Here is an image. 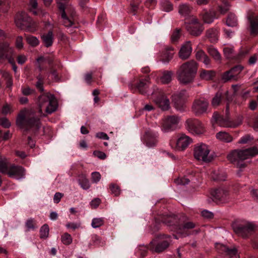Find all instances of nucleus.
Masks as SVG:
<instances>
[{
  "instance_id": "obj_1",
  "label": "nucleus",
  "mask_w": 258,
  "mask_h": 258,
  "mask_svg": "<svg viewBox=\"0 0 258 258\" xmlns=\"http://www.w3.org/2000/svg\"><path fill=\"white\" fill-rule=\"evenodd\" d=\"M16 124L24 131L35 133L40 127L41 123L33 112L23 110L18 115Z\"/></svg>"
},
{
  "instance_id": "obj_2",
  "label": "nucleus",
  "mask_w": 258,
  "mask_h": 258,
  "mask_svg": "<svg viewBox=\"0 0 258 258\" xmlns=\"http://www.w3.org/2000/svg\"><path fill=\"white\" fill-rule=\"evenodd\" d=\"M258 154V148L255 147L243 149L234 150L227 155L228 160L235 165L237 168H244L246 166L245 160L252 158Z\"/></svg>"
},
{
  "instance_id": "obj_3",
  "label": "nucleus",
  "mask_w": 258,
  "mask_h": 258,
  "mask_svg": "<svg viewBox=\"0 0 258 258\" xmlns=\"http://www.w3.org/2000/svg\"><path fill=\"white\" fill-rule=\"evenodd\" d=\"M198 66L194 60H190L183 63L177 71V80L184 85L193 82L197 72Z\"/></svg>"
},
{
  "instance_id": "obj_4",
  "label": "nucleus",
  "mask_w": 258,
  "mask_h": 258,
  "mask_svg": "<svg viewBox=\"0 0 258 258\" xmlns=\"http://www.w3.org/2000/svg\"><path fill=\"white\" fill-rule=\"evenodd\" d=\"M37 105L40 116H45L47 114H51L57 108L54 96L48 92L43 93L38 97Z\"/></svg>"
},
{
  "instance_id": "obj_5",
  "label": "nucleus",
  "mask_w": 258,
  "mask_h": 258,
  "mask_svg": "<svg viewBox=\"0 0 258 258\" xmlns=\"http://www.w3.org/2000/svg\"><path fill=\"white\" fill-rule=\"evenodd\" d=\"M0 172L7 174L9 177L16 179H21L25 176V169L23 167L9 165L8 160L2 156H0Z\"/></svg>"
},
{
  "instance_id": "obj_6",
  "label": "nucleus",
  "mask_w": 258,
  "mask_h": 258,
  "mask_svg": "<svg viewBox=\"0 0 258 258\" xmlns=\"http://www.w3.org/2000/svg\"><path fill=\"white\" fill-rule=\"evenodd\" d=\"M15 22L17 27L21 29H26L31 32L36 30V23L25 12L18 13L15 16Z\"/></svg>"
},
{
  "instance_id": "obj_7",
  "label": "nucleus",
  "mask_w": 258,
  "mask_h": 258,
  "mask_svg": "<svg viewBox=\"0 0 258 258\" xmlns=\"http://www.w3.org/2000/svg\"><path fill=\"white\" fill-rule=\"evenodd\" d=\"M58 9L61 12V23L67 28H76L77 26L74 21L75 12L73 7L60 5Z\"/></svg>"
},
{
  "instance_id": "obj_8",
  "label": "nucleus",
  "mask_w": 258,
  "mask_h": 258,
  "mask_svg": "<svg viewBox=\"0 0 258 258\" xmlns=\"http://www.w3.org/2000/svg\"><path fill=\"white\" fill-rule=\"evenodd\" d=\"M184 25L187 31L194 36H200L204 29L203 24L196 17L194 16L190 17L185 22Z\"/></svg>"
},
{
  "instance_id": "obj_9",
  "label": "nucleus",
  "mask_w": 258,
  "mask_h": 258,
  "mask_svg": "<svg viewBox=\"0 0 258 258\" xmlns=\"http://www.w3.org/2000/svg\"><path fill=\"white\" fill-rule=\"evenodd\" d=\"M209 101L206 98L201 97L195 99L192 103L191 110L197 116L207 112L209 107Z\"/></svg>"
},
{
  "instance_id": "obj_10",
  "label": "nucleus",
  "mask_w": 258,
  "mask_h": 258,
  "mask_svg": "<svg viewBox=\"0 0 258 258\" xmlns=\"http://www.w3.org/2000/svg\"><path fill=\"white\" fill-rule=\"evenodd\" d=\"M194 153L195 158L198 160L209 162L212 160V158L209 155L210 149L206 144L196 145L194 148Z\"/></svg>"
},
{
  "instance_id": "obj_11",
  "label": "nucleus",
  "mask_w": 258,
  "mask_h": 258,
  "mask_svg": "<svg viewBox=\"0 0 258 258\" xmlns=\"http://www.w3.org/2000/svg\"><path fill=\"white\" fill-rule=\"evenodd\" d=\"M185 127L190 133L194 135H201L205 131L203 124L196 118H189L185 122Z\"/></svg>"
},
{
  "instance_id": "obj_12",
  "label": "nucleus",
  "mask_w": 258,
  "mask_h": 258,
  "mask_svg": "<svg viewBox=\"0 0 258 258\" xmlns=\"http://www.w3.org/2000/svg\"><path fill=\"white\" fill-rule=\"evenodd\" d=\"M232 228L238 236L243 238L247 237L254 230V226L249 223H233Z\"/></svg>"
},
{
  "instance_id": "obj_13",
  "label": "nucleus",
  "mask_w": 258,
  "mask_h": 258,
  "mask_svg": "<svg viewBox=\"0 0 258 258\" xmlns=\"http://www.w3.org/2000/svg\"><path fill=\"white\" fill-rule=\"evenodd\" d=\"M188 98L186 92L182 90L175 93L172 96V101L176 109L182 111L185 108V103Z\"/></svg>"
},
{
  "instance_id": "obj_14",
  "label": "nucleus",
  "mask_w": 258,
  "mask_h": 258,
  "mask_svg": "<svg viewBox=\"0 0 258 258\" xmlns=\"http://www.w3.org/2000/svg\"><path fill=\"white\" fill-rule=\"evenodd\" d=\"M152 95L155 102L162 110H166L169 108V100L162 91L157 89Z\"/></svg>"
},
{
  "instance_id": "obj_15",
  "label": "nucleus",
  "mask_w": 258,
  "mask_h": 258,
  "mask_svg": "<svg viewBox=\"0 0 258 258\" xmlns=\"http://www.w3.org/2000/svg\"><path fill=\"white\" fill-rule=\"evenodd\" d=\"M171 242L170 236L166 237L165 239L158 243H157L156 240L154 239L150 242L148 249L153 252H160L167 248Z\"/></svg>"
},
{
  "instance_id": "obj_16",
  "label": "nucleus",
  "mask_w": 258,
  "mask_h": 258,
  "mask_svg": "<svg viewBox=\"0 0 258 258\" xmlns=\"http://www.w3.org/2000/svg\"><path fill=\"white\" fill-rule=\"evenodd\" d=\"M179 118L176 116H170L166 118L162 122L161 130L165 133L174 131L179 123Z\"/></svg>"
},
{
  "instance_id": "obj_17",
  "label": "nucleus",
  "mask_w": 258,
  "mask_h": 258,
  "mask_svg": "<svg viewBox=\"0 0 258 258\" xmlns=\"http://www.w3.org/2000/svg\"><path fill=\"white\" fill-rule=\"evenodd\" d=\"M224 97L228 101L226 105V111H227L229 109V103L232 100V96L229 95L228 91H226L224 94L220 92H218L211 100V105L214 108L217 107L222 103Z\"/></svg>"
},
{
  "instance_id": "obj_18",
  "label": "nucleus",
  "mask_w": 258,
  "mask_h": 258,
  "mask_svg": "<svg viewBox=\"0 0 258 258\" xmlns=\"http://www.w3.org/2000/svg\"><path fill=\"white\" fill-rule=\"evenodd\" d=\"M214 200L221 203L228 202L229 200L228 191L225 188H218L211 192Z\"/></svg>"
},
{
  "instance_id": "obj_19",
  "label": "nucleus",
  "mask_w": 258,
  "mask_h": 258,
  "mask_svg": "<svg viewBox=\"0 0 258 258\" xmlns=\"http://www.w3.org/2000/svg\"><path fill=\"white\" fill-rule=\"evenodd\" d=\"M216 247L218 250L225 253L224 258H239L235 247L230 248L221 243H216Z\"/></svg>"
},
{
  "instance_id": "obj_20",
  "label": "nucleus",
  "mask_w": 258,
  "mask_h": 258,
  "mask_svg": "<svg viewBox=\"0 0 258 258\" xmlns=\"http://www.w3.org/2000/svg\"><path fill=\"white\" fill-rule=\"evenodd\" d=\"M211 122L214 125L217 124L219 126L225 127H232V122L228 117L221 116L217 112H214L213 114Z\"/></svg>"
},
{
  "instance_id": "obj_21",
  "label": "nucleus",
  "mask_w": 258,
  "mask_h": 258,
  "mask_svg": "<svg viewBox=\"0 0 258 258\" xmlns=\"http://www.w3.org/2000/svg\"><path fill=\"white\" fill-rule=\"evenodd\" d=\"M192 142L190 137L185 134H181L176 141V148L178 150H184Z\"/></svg>"
},
{
  "instance_id": "obj_22",
  "label": "nucleus",
  "mask_w": 258,
  "mask_h": 258,
  "mask_svg": "<svg viewBox=\"0 0 258 258\" xmlns=\"http://www.w3.org/2000/svg\"><path fill=\"white\" fill-rule=\"evenodd\" d=\"M144 139L147 146L153 147L158 142V134L151 130H148L145 132Z\"/></svg>"
},
{
  "instance_id": "obj_23",
  "label": "nucleus",
  "mask_w": 258,
  "mask_h": 258,
  "mask_svg": "<svg viewBox=\"0 0 258 258\" xmlns=\"http://www.w3.org/2000/svg\"><path fill=\"white\" fill-rule=\"evenodd\" d=\"M192 47L190 41H187L181 47L178 55L179 57L182 60L188 59L191 53Z\"/></svg>"
},
{
  "instance_id": "obj_24",
  "label": "nucleus",
  "mask_w": 258,
  "mask_h": 258,
  "mask_svg": "<svg viewBox=\"0 0 258 258\" xmlns=\"http://www.w3.org/2000/svg\"><path fill=\"white\" fill-rule=\"evenodd\" d=\"M249 31L251 35L258 34V16L251 15L248 17Z\"/></svg>"
},
{
  "instance_id": "obj_25",
  "label": "nucleus",
  "mask_w": 258,
  "mask_h": 258,
  "mask_svg": "<svg viewBox=\"0 0 258 258\" xmlns=\"http://www.w3.org/2000/svg\"><path fill=\"white\" fill-rule=\"evenodd\" d=\"M174 54L173 48L168 46L162 52L160 56V60L163 63H168L172 59Z\"/></svg>"
},
{
  "instance_id": "obj_26",
  "label": "nucleus",
  "mask_w": 258,
  "mask_h": 258,
  "mask_svg": "<svg viewBox=\"0 0 258 258\" xmlns=\"http://www.w3.org/2000/svg\"><path fill=\"white\" fill-rule=\"evenodd\" d=\"M201 17L204 22L207 24L212 23L214 21V19L218 18L217 16V13L215 11L213 10L205 12L201 14Z\"/></svg>"
},
{
  "instance_id": "obj_27",
  "label": "nucleus",
  "mask_w": 258,
  "mask_h": 258,
  "mask_svg": "<svg viewBox=\"0 0 258 258\" xmlns=\"http://www.w3.org/2000/svg\"><path fill=\"white\" fill-rule=\"evenodd\" d=\"M7 53L13 54V48L8 42L0 44V60L5 59Z\"/></svg>"
},
{
  "instance_id": "obj_28",
  "label": "nucleus",
  "mask_w": 258,
  "mask_h": 258,
  "mask_svg": "<svg viewBox=\"0 0 258 258\" xmlns=\"http://www.w3.org/2000/svg\"><path fill=\"white\" fill-rule=\"evenodd\" d=\"M192 8L188 4H181L178 6V13L182 17H187L192 11Z\"/></svg>"
},
{
  "instance_id": "obj_29",
  "label": "nucleus",
  "mask_w": 258,
  "mask_h": 258,
  "mask_svg": "<svg viewBox=\"0 0 258 258\" xmlns=\"http://www.w3.org/2000/svg\"><path fill=\"white\" fill-rule=\"evenodd\" d=\"M216 138L220 141L225 143H230L233 141V137L228 133L221 131L216 134Z\"/></svg>"
},
{
  "instance_id": "obj_30",
  "label": "nucleus",
  "mask_w": 258,
  "mask_h": 258,
  "mask_svg": "<svg viewBox=\"0 0 258 258\" xmlns=\"http://www.w3.org/2000/svg\"><path fill=\"white\" fill-rule=\"evenodd\" d=\"M43 43L47 47L52 45L53 42V35L52 31H50L47 33H44L41 36Z\"/></svg>"
},
{
  "instance_id": "obj_31",
  "label": "nucleus",
  "mask_w": 258,
  "mask_h": 258,
  "mask_svg": "<svg viewBox=\"0 0 258 258\" xmlns=\"http://www.w3.org/2000/svg\"><path fill=\"white\" fill-rule=\"evenodd\" d=\"M78 182L81 187L84 190H87L90 187V183L86 175L81 174L78 176Z\"/></svg>"
},
{
  "instance_id": "obj_32",
  "label": "nucleus",
  "mask_w": 258,
  "mask_h": 258,
  "mask_svg": "<svg viewBox=\"0 0 258 258\" xmlns=\"http://www.w3.org/2000/svg\"><path fill=\"white\" fill-rule=\"evenodd\" d=\"M149 83V79L148 77H146L144 80H140L136 87L140 93L143 94L147 93L146 90Z\"/></svg>"
},
{
  "instance_id": "obj_33",
  "label": "nucleus",
  "mask_w": 258,
  "mask_h": 258,
  "mask_svg": "<svg viewBox=\"0 0 258 258\" xmlns=\"http://www.w3.org/2000/svg\"><path fill=\"white\" fill-rule=\"evenodd\" d=\"M215 76V72L212 70H202L200 71V78L205 80H212Z\"/></svg>"
},
{
  "instance_id": "obj_34",
  "label": "nucleus",
  "mask_w": 258,
  "mask_h": 258,
  "mask_svg": "<svg viewBox=\"0 0 258 258\" xmlns=\"http://www.w3.org/2000/svg\"><path fill=\"white\" fill-rule=\"evenodd\" d=\"M218 32L217 29L211 28L206 32V36L212 43H215L218 40Z\"/></svg>"
},
{
  "instance_id": "obj_35",
  "label": "nucleus",
  "mask_w": 258,
  "mask_h": 258,
  "mask_svg": "<svg viewBox=\"0 0 258 258\" xmlns=\"http://www.w3.org/2000/svg\"><path fill=\"white\" fill-rule=\"evenodd\" d=\"M0 75L6 81L7 88L11 89L13 85L12 77L5 71H0Z\"/></svg>"
},
{
  "instance_id": "obj_36",
  "label": "nucleus",
  "mask_w": 258,
  "mask_h": 258,
  "mask_svg": "<svg viewBox=\"0 0 258 258\" xmlns=\"http://www.w3.org/2000/svg\"><path fill=\"white\" fill-rule=\"evenodd\" d=\"M30 11L35 15H44V13L40 9H36L37 7V0H30Z\"/></svg>"
},
{
  "instance_id": "obj_37",
  "label": "nucleus",
  "mask_w": 258,
  "mask_h": 258,
  "mask_svg": "<svg viewBox=\"0 0 258 258\" xmlns=\"http://www.w3.org/2000/svg\"><path fill=\"white\" fill-rule=\"evenodd\" d=\"M161 9L166 12H169L173 10V5L168 0H162L160 2Z\"/></svg>"
},
{
  "instance_id": "obj_38",
  "label": "nucleus",
  "mask_w": 258,
  "mask_h": 258,
  "mask_svg": "<svg viewBox=\"0 0 258 258\" xmlns=\"http://www.w3.org/2000/svg\"><path fill=\"white\" fill-rule=\"evenodd\" d=\"M208 52L209 54L212 56L215 60L220 61L221 60V55L217 49H216L215 48L212 46L209 47L208 48Z\"/></svg>"
},
{
  "instance_id": "obj_39",
  "label": "nucleus",
  "mask_w": 258,
  "mask_h": 258,
  "mask_svg": "<svg viewBox=\"0 0 258 258\" xmlns=\"http://www.w3.org/2000/svg\"><path fill=\"white\" fill-rule=\"evenodd\" d=\"M237 21L235 15L233 14H229L226 20V25L229 27L237 26Z\"/></svg>"
},
{
  "instance_id": "obj_40",
  "label": "nucleus",
  "mask_w": 258,
  "mask_h": 258,
  "mask_svg": "<svg viewBox=\"0 0 258 258\" xmlns=\"http://www.w3.org/2000/svg\"><path fill=\"white\" fill-rule=\"evenodd\" d=\"M196 224L192 222H187L185 223L182 226L180 227L178 229L179 233H182L188 230L195 228Z\"/></svg>"
},
{
  "instance_id": "obj_41",
  "label": "nucleus",
  "mask_w": 258,
  "mask_h": 258,
  "mask_svg": "<svg viewBox=\"0 0 258 258\" xmlns=\"http://www.w3.org/2000/svg\"><path fill=\"white\" fill-rule=\"evenodd\" d=\"M56 68H59V65L55 64V65H51L50 68V74L53 77V79L55 81H58L59 80L58 76V73L56 69Z\"/></svg>"
},
{
  "instance_id": "obj_42",
  "label": "nucleus",
  "mask_w": 258,
  "mask_h": 258,
  "mask_svg": "<svg viewBox=\"0 0 258 258\" xmlns=\"http://www.w3.org/2000/svg\"><path fill=\"white\" fill-rule=\"evenodd\" d=\"M212 177L214 180L224 181L226 178V174L224 172L214 171L212 173Z\"/></svg>"
},
{
  "instance_id": "obj_43",
  "label": "nucleus",
  "mask_w": 258,
  "mask_h": 258,
  "mask_svg": "<svg viewBox=\"0 0 258 258\" xmlns=\"http://www.w3.org/2000/svg\"><path fill=\"white\" fill-rule=\"evenodd\" d=\"M242 69L243 68L241 66H237L230 70L231 74H232L233 77H234V80H237L238 79V76Z\"/></svg>"
},
{
  "instance_id": "obj_44",
  "label": "nucleus",
  "mask_w": 258,
  "mask_h": 258,
  "mask_svg": "<svg viewBox=\"0 0 258 258\" xmlns=\"http://www.w3.org/2000/svg\"><path fill=\"white\" fill-rule=\"evenodd\" d=\"M49 229L48 225H43L40 229V238H46L48 236Z\"/></svg>"
},
{
  "instance_id": "obj_45",
  "label": "nucleus",
  "mask_w": 258,
  "mask_h": 258,
  "mask_svg": "<svg viewBox=\"0 0 258 258\" xmlns=\"http://www.w3.org/2000/svg\"><path fill=\"white\" fill-rule=\"evenodd\" d=\"M26 41L31 46L35 47L39 44V41L37 37L33 36H28Z\"/></svg>"
},
{
  "instance_id": "obj_46",
  "label": "nucleus",
  "mask_w": 258,
  "mask_h": 258,
  "mask_svg": "<svg viewBox=\"0 0 258 258\" xmlns=\"http://www.w3.org/2000/svg\"><path fill=\"white\" fill-rule=\"evenodd\" d=\"M172 73L171 72H165L161 77V81L163 84H168L171 81Z\"/></svg>"
},
{
  "instance_id": "obj_47",
  "label": "nucleus",
  "mask_w": 258,
  "mask_h": 258,
  "mask_svg": "<svg viewBox=\"0 0 258 258\" xmlns=\"http://www.w3.org/2000/svg\"><path fill=\"white\" fill-rule=\"evenodd\" d=\"M27 230H33L37 228L35 221L33 218L28 219L25 223Z\"/></svg>"
},
{
  "instance_id": "obj_48",
  "label": "nucleus",
  "mask_w": 258,
  "mask_h": 258,
  "mask_svg": "<svg viewBox=\"0 0 258 258\" xmlns=\"http://www.w3.org/2000/svg\"><path fill=\"white\" fill-rule=\"evenodd\" d=\"M104 224L103 219L102 218H95L93 219L91 223V226L94 228H98Z\"/></svg>"
},
{
  "instance_id": "obj_49",
  "label": "nucleus",
  "mask_w": 258,
  "mask_h": 258,
  "mask_svg": "<svg viewBox=\"0 0 258 258\" xmlns=\"http://www.w3.org/2000/svg\"><path fill=\"white\" fill-rule=\"evenodd\" d=\"M110 188L111 191V194L114 195L115 196L117 197L120 194V189L119 187L114 183H111L110 184Z\"/></svg>"
},
{
  "instance_id": "obj_50",
  "label": "nucleus",
  "mask_w": 258,
  "mask_h": 258,
  "mask_svg": "<svg viewBox=\"0 0 258 258\" xmlns=\"http://www.w3.org/2000/svg\"><path fill=\"white\" fill-rule=\"evenodd\" d=\"M61 241L63 244L69 245L72 242V238L70 234L66 233L61 236Z\"/></svg>"
},
{
  "instance_id": "obj_51",
  "label": "nucleus",
  "mask_w": 258,
  "mask_h": 258,
  "mask_svg": "<svg viewBox=\"0 0 258 258\" xmlns=\"http://www.w3.org/2000/svg\"><path fill=\"white\" fill-rule=\"evenodd\" d=\"M15 45L17 49H22L24 47L23 38L21 36H18L16 38Z\"/></svg>"
},
{
  "instance_id": "obj_52",
  "label": "nucleus",
  "mask_w": 258,
  "mask_h": 258,
  "mask_svg": "<svg viewBox=\"0 0 258 258\" xmlns=\"http://www.w3.org/2000/svg\"><path fill=\"white\" fill-rule=\"evenodd\" d=\"M21 92L24 95L28 96L34 94L35 90L28 86L22 87Z\"/></svg>"
},
{
  "instance_id": "obj_53",
  "label": "nucleus",
  "mask_w": 258,
  "mask_h": 258,
  "mask_svg": "<svg viewBox=\"0 0 258 258\" xmlns=\"http://www.w3.org/2000/svg\"><path fill=\"white\" fill-rule=\"evenodd\" d=\"M9 0H0V11L6 12L9 7Z\"/></svg>"
},
{
  "instance_id": "obj_54",
  "label": "nucleus",
  "mask_w": 258,
  "mask_h": 258,
  "mask_svg": "<svg viewBox=\"0 0 258 258\" xmlns=\"http://www.w3.org/2000/svg\"><path fill=\"white\" fill-rule=\"evenodd\" d=\"M224 54L227 58H232L233 56V49L231 47H225L223 49Z\"/></svg>"
},
{
  "instance_id": "obj_55",
  "label": "nucleus",
  "mask_w": 258,
  "mask_h": 258,
  "mask_svg": "<svg viewBox=\"0 0 258 258\" xmlns=\"http://www.w3.org/2000/svg\"><path fill=\"white\" fill-rule=\"evenodd\" d=\"M230 5L227 2H224L223 6L219 7V11L221 14H225L229 9Z\"/></svg>"
},
{
  "instance_id": "obj_56",
  "label": "nucleus",
  "mask_w": 258,
  "mask_h": 258,
  "mask_svg": "<svg viewBox=\"0 0 258 258\" xmlns=\"http://www.w3.org/2000/svg\"><path fill=\"white\" fill-rule=\"evenodd\" d=\"M252 140V137H251L249 135H246L241 138L239 141V143L240 144H246L249 143Z\"/></svg>"
},
{
  "instance_id": "obj_57",
  "label": "nucleus",
  "mask_w": 258,
  "mask_h": 258,
  "mask_svg": "<svg viewBox=\"0 0 258 258\" xmlns=\"http://www.w3.org/2000/svg\"><path fill=\"white\" fill-rule=\"evenodd\" d=\"M0 125L5 128H9L11 126V123L6 117L0 118Z\"/></svg>"
},
{
  "instance_id": "obj_58",
  "label": "nucleus",
  "mask_w": 258,
  "mask_h": 258,
  "mask_svg": "<svg viewBox=\"0 0 258 258\" xmlns=\"http://www.w3.org/2000/svg\"><path fill=\"white\" fill-rule=\"evenodd\" d=\"M222 79L225 81H228L229 80H234V77H233V75L231 74V72L229 71L224 73L222 75Z\"/></svg>"
},
{
  "instance_id": "obj_59",
  "label": "nucleus",
  "mask_w": 258,
  "mask_h": 258,
  "mask_svg": "<svg viewBox=\"0 0 258 258\" xmlns=\"http://www.w3.org/2000/svg\"><path fill=\"white\" fill-rule=\"evenodd\" d=\"M91 178L92 182L97 183L100 180L101 175L98 172H94L92 173Z\"/></svg>"
},
{
  "instance_id": "obj_60",
  "label": "nucleus",
  "mask_w": 258,
  "mask_h": 258,
  "mask_svg": "<svg viewBox=\"0 0 258 258\" xmlns=\"http://www.w3.org/2000/svg\"><path fill=\"white\" fill-rule=\"evenodd\" d=\"M180 29H176L173 32L171 37L172 42H175L178 40L180 37Z\"/></svg>"
},
{
  "instance_id": "obj_61",
  "label": "nucleus",
  "mask_w": 258,
  "mask_h": 258,
  "mask_svg": "<svg viewBox=\"0 0 258 258\" xmlns=\"http://www.w3.org/2000/svg\"><path fill=\"white\" fill-rule=\"evenodd\" d=\"M202 216L207 219H211L213 217L214 214L212 212L208 210H205L201 212Z\"/></svg>"
},
{
  "instance_id": "obj_62",
  "label": "nucleus",
  "mask_w": 258,
  "mask_h": 258,
  "mask_svg": "<svg viewBox=\"0 0 258 258\" xmlns=\"http://www.w3.org/2000/svg\"><path fill=\"white\" fill-rule=\"evenodd\" d=\"M175 182L178 184L185 185L189 182V180L185 177L177 178L175 180Z\"/></svg>"
},
{
  "instance_id": "obj_63",
  "label": "nucleus",
  "mask_w": 258,
  "mask_h": 258,
  "mask_svg": "<svg viewBox=\"0 0 258 258\" xmlns=\"http://www.w3.org/2000/svg\"><path fill=\"white\" fill-rule=\"evenodd\" d=\"M14 50L13 49V54H9V53H7L5 59H6L8 60L9 63L12 64H14L15 63V58H14Z\"/></svg>"
},
{
  "instance_id": "obj_64",
  "label": "nucleus",
  "mask_w": 258,
  "mask_h": 258,
  "mask_svg": "<svg viewBox=\"0 0 258 258\" xmlns=\"http://www.w3.org/2000/svg\"><path fill=\"white\" fill-rule=\"evenodd\" d=\"M206 54L205 53V52L201 50L197 52L196 54V57L198 60L201 61L204 58V57L206 56Z\"/></svg>"
}]
</instances>
